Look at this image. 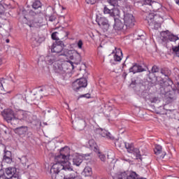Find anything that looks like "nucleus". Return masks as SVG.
<instances>
[{
  "instance_id": "43",
  "label": "nucleus",
  "mask_w": 179,
  "mask_h": 179,
  "mask_svg": "<svg viewBox=\"0 0 179 179\" xmlns=\"http://www.w3.org/2000/svg\"><path fill=\"white\" fill-rule=\"evenodd\" d=\"M85 1L90 3V5H94V3L97 2V0H85Z\"/></svg>"
},
{
  "instance_id": "53",
  "label": "nucleus",
  "mask_w": 179,
  "mask_h": 179,
  "mask_svg": "<svg viewBox=\"0 0 179 179\" xmlns=\"http://www.w3.org/2000/svg\"><path fill=\"white\" fill-rule=\"evenodd\" d=\"M174 1L176 2V3L177 5L179 6V0H174Z\"/></svg>"
},
{
  "instance_id": "50",
  "label": "nucleus",
  "mask_w": 179,
  "mask_h": 179,
  "mask_svg": "<svg viewBox=\"0 0 179 179\" xmlns=\"http://www.w3.org/2000/svg\"><path fill=\"white\" fill-rule=\"evenodd\" d=\"M30 15H32V16H36V15H37V13H35L34 11L33 10H31L29 12Z\"/></svg>"
},
{
  "instance_id": "55",
  "label": "nucleus",
  "mask_w": 179,
  "mask_h": 179,
  "mask_svg": "<svg viewBox=\"0 0 179 179\" xmlns=\"http://www.w3.org/2000/svg\"><path fill=\"white\" fill-rule=\"evenodd\" d=\"M82 122H83V128H85V121H83V120H82Z\"/></svg>"
},
{
  "instance_id": "37",
  "label": "nucleus",
  "mask_w": 179,
  "mask_h": 179,
  "mask_svg": "<svg viewBox=\"0 0 179 179\" xmlns=\"http://www.w3.org/2000/svg\"><path fill=\"white\" fill-rule=\"evenodd\" d=\"M85 97V99H90L92 96L90 95V94L89 93H87V94H81L78 96V99H82Z\"/></svg>"
},
{
  "instance_id": "52",
  "label": "nucleus",
  "mask_w": 179,
  "mask_h": 179,
  "mask_svg": "<svg viewBox=\"0 0 179 179\" xmlns=\"http://www.w3.org/2000/svg\"><path fill=\"white\" fill-rule=\"evenodd\" d=\"M31 41H34L35 43H37V39H36L35 38L32 37L31 38Z\"/></svg>"
},
{
  "instance_id": "31",
  "label": "nucleus",
  "mask_w": 179,
  "mask_h": 179,
  "mask_svg": "<svg viewBox=\"0 0 179 179\" xmlns=\"http://www.w3.org/2000/svg\"><path fill=\"white\" fill-rule=\"evenodd\" d=\"M13 127L17 126L18 124H20L21 120H19V119H17L16 117H13L10 122H9Z\"/></svg>"
},
{
  "instance_id": "58",
  "label": "nucleus",
  "mask_w": 179,
  "mask_h": 179,
  "mask_svg": "<svg viewBox=\"0 0 179 179\" xmlns=\"http://www.w3.org/2000/svg\"><path fill=\"white\" fill-rule=\"evenodd\" d=\"M178 134H179V127H178Z\"/></svg>"
},
{
  "instance_id": "41",
  "label": "nucleus",
  "mask_w": 179,
  "mask_h": 179,
  "mask_svg": "<svg viewBox=\"0 0 179 179\" xmlns=\"http://www.w3.org/2000/svg\"><path fill=\"white\" fill-rule=\"evenodd\" d=\"M38 91L39 93H41V92H47V88L45 87H39L38 88Z\"/></svg>"
},
{
  "instance_id": "48",
  "label": "nucleus",
  "mask_w": 179,
  "mask_h": 179,
  "mask_svg": "<svg viewBox=\"0 0 179 179\" xmlns=\"http://www.w3.org/2000/svg\"><path fill=\"white\" fill-rule=\"evenodd\" d=\"M147 5H152V0H145Z\"/></svg>"
},
{
  "instance_id": "54",
  "label": "nucleus",
  "mask_w": 179,
  "mask_h": 179,
  "mask_svg": "<svg viewBox=\"0 0 179 179\" xmlns=\"http://www.w3.org/2000/svg\"><path fill=\"white\" fill-rule=\"evenodd\" d=\"M28 26H29V27H33V24H29L27 23Z\"/></svg>"
},
{
  "instance_id": "33",
  "label": "nucleus",
  "mask_w": 179,
  "mask_h": 179,
  "mask_svg": "<svg viewBox=\"0 0 179 179\" xmlns=\"http://www.w3.org/2000/svg\"><path fill=\"white\" fill-rule=\"evenodd\" d=\"M160 69H161L160 67H159L157 65H154L152 67L151 73H157L160 72Z\"/></svg>"
},
{
  "instance_id": "17",
  "label": "nucleus",
  "mask_w": 179,
  "mask_h": 179,
  "mask_svg": "<svg viewBox=\"0 0 179 179\" xmlns=\"http://www.w3.org/2000/svg\"><path fill=\"white\" fill-rule=\"evenodd\" d=\"M3 163H7V164H12V152L9 150H4V155L3 157Z\"/></svg>"
},
{
  "instance_id": "56",
  "label": "nucleus",
  "mask_w": 179,
  "mask_h": 179,
  "mask_svg": "<svg viewBox=\"0 0 179 179\" xmlns=\"http://www.w3.org/2000/svg\"><path fill=\"white\" fill-rule=\"evenodd\" d=\"M164 156H166V154H164V155H161V157H162V159H164Z\"/></svg>"
},
{
  "instance_id": "18",
  "label": "nucleus",
  "mask_w": 179,
  "mask_h": 179,
  "mask_svg": "<svg viewBox=\"0 0 179 179\" xmlns=\"http://www.w3.org/2000/svg\"><path fill=\"white\" fill-rule=\"evenodd\" d=\"M27 131H29V127H27V126H22L15 128L14 132L19 135L20 136H24Z\"/></svg>"
},
{
  "instance_id": "62",
  "label": "nucleus",
  "mask_w": 179,
  "mask_h": 179,
  "mask_svg": "<svg viewBox=\"0 0 179 179\" xmlns=\"http://www.w3.org/2000/svg\"><path fill=\"white\" fill-rule=\"evenodd\" d=\"M96 1H100V0H96Z\"/></svg>"
},
{
  "instance_id": "2",
  "label": "nucleus",
  "mask_w": 179,
  "mask_h": 179,
  "mask_svg": "<svg viewBox=\"0 0 179 179\" xmlns=\"http://www.w3.org/2000/svg\"><path fill=\"white\" fill-rule=\"evenodd\" d=\"M171 85H173V80L169 78V80L166 81H162L160 83L159 85V93L164 96H166V94L169 93V96L166 97L167 101H169V103H171V101L174 100V92H170L173 89Z\"/></svg>"
},
{
  "instance_id": "19",
  "label": "nucleus",
  "mask_w": 179,
  "mask_h": 179,
  "mask_svg": "<svg viewBox=\"0 0 179 179\" xmlns=\"http://www.w3.org/2000/svg\"><path fill=\"white\" fill-rule=\"evenodd\" d=\"M53 69L55 73H59V75H65V71L64 67H62V64H59L58 62L55 63Z\"/></svg>"
},
{
  "instance_id": "13",
  "label": "nucleus",
  "mask_w": 179,
  "mask_h": 179,
  "mask_svg": "<svg viewBox=\"0 0 179 179\" xmlns=\"http://www.w3.org/2000/svg\"><path fill=\"white\" fill-rule=\"evenodd\" d=\"M59 61L58 55L49 54L45 57V62L48 65H52V64H57Z\"/></svg>"
},
{
  "instance_id": "42",
  "label": "nucleus",
  "mask_w": 179,
  "mask_h": 179,
  "mask_svg": "<svg viewBox=\"0 0 179 179\" xmlns=\"http://www.w3.org/2000/svg\"><path fill=\"white\" fill-rule=\"evenodd\" d=\"M3 13H5V7L0 3V15H3Z\"/></svg>"
},
{
  "instance_id": "16",
  "label": "nucleus",
  "mask_w": 179,
  "mask_h": 179,
  "mask_svg": "<svg viewBox=\"0 0 179 179\" xmlns=\"http://www.w3.org/2000/svg\"><path fill=\"white\" fill-rule=\"evenodd\" d=\"M129 72H131L132 73H139L141 72H145V71H146V70L141 64H134L129 69Z\"/></svg>"
},
{
  "instance_id": "3",
  "label": "nucleus",
  "mask_w": 179,
  "mask_h": 179,
  "mask_svg": "<svg viewBox=\"0 0 179 179\" xmlns=\"http://www.w3.org/2000/svg\"><path fill=\"white\" fill-rule=\"evenodd\" d=\"M162 20H163L162 17L154 13L148 14L145 19V22L148 23V25L154 26L155 30H158V29L162 27Z\"/></svg>"
},
{
  "instance_id": "51",
  "label": "nucleus",
  "mask_w": 179,
  "mask_h": 179,
  "mask_svg": "<svg viewBox=\"0 0 179 179\" xmlns=\"http://www.w3.org/2000/svg\"><path fill=\"white\" fill-rule=\"evenodd\" d=\"M127 75H128V74H127L126 72H124V73H122V78H124L125 79V78H127Z\"/></svg>"
},
{
  "instance_id": "22",
  "label": "nucleus",
  "mask_w": 179,
  "mask_h": 179,
  "mask_svg": "<svg viewBox=\"0 0 179 179\" xmlns=\"http://www.w3.org/2000/svg\"><path fill=\"white\" fill-rule=\"evenodd\" d=\"M88 145L92 150H94V152H99V146H97V143H96V141H94V139H91L88 141Z\"/></svg>"
},
{
  "instance_id": "39",
  "label": "nucleus",
  "mask_w": 179,
  "mask_h": 179,
  "mask_svg": "<svg viewBox=\"0 0 179 179\" xmlns=\"http://www.w3.org/2000/svg\"><path fill=\"white\" fill-rule=\"evenodd\" d=\"M99 157L100 159V160H101V162H106V155H104V154H100V152H99Z\"/></svg>"
},
{
  "instance_id": "47",
  "label": "nucleus",
  "mask_w": 179,
  "mask_h": 179,
  "mask_svg": "<svg viewBox=\"0 0 179 179\" xmlns=\"http://www.w3.org/2000/svg\"><path fill=\"white\" fill-rule=\"evenodd\" d=\"M90 157V154H84L83 157H84V159H85L86 160H89V158Z\"/></svg>"
},
{
  "instance_id": "45",
  "label": "nucleus",
  "mask_w": 179,
  "mask_h": 179,
  "mask_svg": "<svg viewBox=\"0 0 179 179\" xmlns=\"http://www.w3.org/2000/svg\"><path fill=\"white\" fill-rule=\"evenodd\" d=\"M57 20V17L54 16V15H50L49 17V22H55V20Z\"/></svg>"
},
{
  "instance_id": "11",
  "label": "nucleus",
  "mask_w": 179,
  "mask_h": 179,
  "mask_svg": "<svg viewBox=\"0 0 179 179\" xmlns=\"http://www.w3.org/2000/svg\"><path fill=\"white\" fill-rule=\"evenodd\" d=\"M14 117L17 118V120H19L21 122L27 121V122L31 123V116L22 111H17L15 113H14Z\"/></svg>"
},
{
  "instance_id": "30",
  "label": "nucleus",
  "mask_w": 179,
  "mask_h": 179,
  "mask_svg": "<svg viewBox=\"0 0 179 179\" xmlns=\"http://www.w3.org/2000/svg\"><path fill=\"white\" fill-rule=\"evenodd\" d=\"M42 4L41 1L40 0H35L32 3V8L33 9H39V8H41Z\"/></svg>"
},
{
  "instance_id": "40",
  "label": "nucleus",
  "mask_w": 179,
  "mask_h": 179,
  "mask_svg": "<svg viewBox=\"0 0 179 179\" xmlns=\"http://www.w3.org/2000/svg\"><path fill=\"white\" fill-rule=\"evenodd\" d=\"M103 131V129L101 128H96L95 129V134H96L97 135H101V132Z\"/></svg>"
},
{
  "instance_id": "29",
  "label": "nucleus",
  "mask_w": 179,
  "mask_h": 179,
  "mask_svg": "<svg viewBox=\"0 0 179 179\" xmlns=\"http://www.w3.org/2000/svg\"><path fill=\"white\" fill-rule=\"evenodd\" d=\"M66 179H81L78 176V173L73 171L69 173Z\"/></svg>"
},
{
  "instance_id": "26",
  "label": "nucleus",
  "mask_w": 179,
  "mask_h": 179,
  "mask_svg": "<svg viewBox=\"0 0 179 179\" xmlns=\"http://www.w3.org/2000/svg\"><path fill=\"white\" fill-rule=\"evenodd\" d=\"M120 10L115 7L112 8V12L110 13V16L113 17V20L115 18L120 17Z\"/></svg>"
},
{
  "instance_id": "27",
  "label": "nucleus",
  "mask_w": 179,
  "mask_h": 179,
  "mask_svg": "<svg viewBox=\"0 0 179 179\" xmlns=\"http://www.w3.org/2000/svg\"><path fill=\"white\" fill-rule=\"evenodd\" d=\"M160 73H162V75H163L166 78H168V80H169V79H170L169 78V76L171 75V71L167 68H162L160 69Z\"/></svg>"
},
{
  "instance_id": "10",
  "label": "nucleus",
  "mask_w": 179,
  "mask_h": 179,
  "mask_svg": "<svg viewBox=\"0 0 179 179\" xmlns=\"http://www.w3.org/2000/svg\"><path fill=\"white\" fill-rule=\"evenodd\" d=\"M69 33L65 31H61L59 32H53L51 34L52 40L55 41H61L59 40H64V38H67Z\"/></svg>"
},
{
  "instance_id": "49",
  "label": "nucleus",
  "mask_w": 179,
  "mask_h": 179,
  "mask_svg": "<svg viewBox=\"0 0 179 179\" xmlns=\"http://www.w3.org/2000/svg\"><path fill=\"white\" fill-rule=\"evenodd\" d=\"M0 179H8L6 178V175L5 173L0 175Z\"/></svg>"
},
{
  "instance_id": "4",
  "label": "nucleus",
  "mask_w": 179,
  "mask_h": 179,
  "mask_svg": "<svg viewBox=\"0 0 179 179\" xmlns=\"http://www.w3.org/2000/svg\"><path fill=\"white\" fill-rule=\"evenodd\" d=\"M118 146L119 148H122V146H124L128 153H132L133 155H135L137 160H142V155H141V151L139 149L135 148L134 147V144H129L127 142L122 141L121 144H118Z\"/></svg>"
},
{
  "instance_id": "15",
  "label": "nucleus",
  "mask_w": 179,
  "mask_h": 179,
  "mask_svg": "<svg viewBox=\"0 0 179 179\" xmlns=\"http://www.w3.org/2000/svg\"><path fill=\"white\" fill-rule=\"evenodd\" d=\"M3 117L7 122H9L15 117V113H13L12 109L4 110Z\"/></svg>"
},
{
  "instance_id": "5",
  "label": "nucleus",
  "mask_w": 179,
  "mask_h": 179,
  "mask_svg": "<svg viewBox=\"0 0 179 179\" xmlns=\"http://www.w3.org/2000/svg\"><path fill=\"white\" fill-rule=\"evenodd\" d=\"M87 87V79L85 78H81L76 80L72 83L73 90L74 92H81L83 89Z\"/></svg>"
},
{
  "instance_id": "25",
  "label": "nucleus",
  "mask_w": 179,
  "mask_h": 179,
  "mask_svg": "<svg viewBox=\"0 0 179 179\" xmlns=\"http://www.w3.org/2000/svg\"><path fill=\"white\" fill-rule=\"evenodd\" d=\"M100 136H102V138H107V139H110V141H114V136H113L110 132L104 129H102Z\"/></svg>"
},
{
  "instance_id": "23",
  "label": "nucleus",
  "mask_w": 179,
  "mask_h": 179,
  "mask_svg": "<svg viewBox=\"0 0 179 179\" xmlns=\"http://www.w3.org/2000/svg\"><path fill=\"white\" fill-rule=\"evenodd\" d=\"M165 41H173L176 42L179 40V37L173 34H168L166 36L164 37Z\"/></svg>"
},
{
  "instance_id": "60",
  "label": "nucleus",
  "mask_w": 179,
  "mask_h": 179,
  "mask_svg": "<svg viewBox=\"0 0 179 179\" xmlns=\"http://www.w3.org/2000/svg\"><path fill=\"white\" fill-rule=\"evenodd\" d=\"M1 60L0 59V65H1Z\"/></svg>"
},
{
  "instance_id": "46",
  "label": "nucleus",
  "mask_w": 179,
  "mask_h": 179,
  "mask_svg": "<svg viewBox=\"0 0 179 179\" xmlns=\"http://www.w3.org/2000/svg\"><path fill=\"white\" fill-rule=\"evenodd\" d=\"M173 111H174V110H170V109H166V115H168V114H171L173 113Z\"/></svg>"
},
{
  "instance_id": "20",
  "label": "nucleus",
  "mask_w": 179,
  "mask_h": 179,
  "mask_svg": "<svg viewBox=\"0 0 179 179\" xmlns=\"http://www.w3.org/2000/svg\"><path fill=\"white\" fill-rule=\"evenodd\" d=\"M114 61L116 62H120L122 59V50L120 48H115V51L113 52L114 54Z\"/></svg>"
},
{
  "instance_id": "32",
  "label": "nucleus",
  "mask_w": 179,
  "mask_h": 179,
  "mask_svg": "<svg viewBox=\"0 0 179 179\" xmlns=\"http://www.w3.org/2000/svg\"><path fill=\"white\" fill-rule=\"evenodd\" d=\"M162 145H157L155 146V148L154 149V152H155V155H158L162 153Z\"/></svg>"
},
{
  "instance_id": "36",
  "label": "nucleus",
  "mask_w": 179,
  "mask_h": 179,
  "mask_svg": "<svg viewBox=\"0 0 179 179\" xmlns=\"http://www.w3.org/2000/svg\"><path fill=\"white\" fill-rule=\"evenodd\" d=\"M109 5L113 6L114 8L118 5V1L117 0H108Z\"/></svg>"
},
{
  "instance_id": "59",
  "label": "nucleus",
  "mask_w": 179,
  "mask_h": 179,
  "mask_svg": "<svg viewBox=\"0 0 179 179\" xmlns=\"http://www.w3.org/2000/svg\"><path fill=\"white\" fill-rule=\"evenodd\" d=\"M138 37H143V35H141V36H138Z\"/></svg>"
},
{
  "instance_id": "38",
  "label": "nucleus",
  "mask_w": 179,
  "mask_h": 179,
  "mask_svg": "<svg viewBox=\"0 0 179 179\" xmlns=\"http://www.w3.org/2000/svg\"><path fill=\"white\" fill-rule=\"evenodd\" d=\"M77 46L79 48V50H82L83 47V41H82V40H79L77 43Z\"/></svg>"
},
{
  "instance_id": "12",
  "label": "nucleus",
  "mask_w": 179,
  "mask_h": 179,
  "mask_svg": "<svg viewBox=\"0 0 179 179\" xmlns=\"http://www.w3.org/2000/svg\"><path fill=\"white\" fill-rule=\"evenodd\" d=\"M96 22L105 31H107L108 29H110V23H108V20H107V18L104 17H97Z\"/></svg>"
},
{
  "instance_id": "8",
  "label": "nucleus",
  "mask_w": 179,
  "mask_h": 179,
  "mask_svg": "<svg viewBox=\"0 0 179 179\" xmlns=\"http://www.w3.org/2000/svg\"><path fill=\"white\" fill-rule=\"evenodd\" d=\"M3 173L7 179H19V174L16 173V168L15 167L6 168Z\"/></svg>"
},
{
  "instance_id": "14",
  "label": "nucleus",
  "mask_w": 179,
  "mask_h": 179,
  "mask_svg": "<svg viewBox=\"0 0 179 179\" xmlns=\"http://www.w3.org/2000/svg\"><path fill=\"white\" fill-rule=\"evenodd\" d=\"M114 22L113 29H115V30H117V31L121 30L127 31V29H125V24L122 23L120 18H114Z\"/></svg>"
},
{
  "instance_id": "6",
  "label": "nucleus",
  "mask_w": 179,
  "mask_h": 179,
  "mask_svg": "<svg viewBox=\"0 0 179 179\" xmlns=\"http://www.w3.org/2000/svg\"><path fill=\"white\" fill-rule=\"evenodd\" d=\"M124 29L129 30L135 26L136 20L135 17L132 14L127 13L124 17Z\"/></svg>"
},
{
  "instance_id": "24",
  "label": "nucleus",
  "mask_w": 179,
  "mask_h": 179,
  "mask_svg": "<svg viewBox=\"0 0 179 179\" xmlns=\"http://www.w3.org/2000/svg\"><path fill=\"white\" fill-rule=\"evenodd\" d=\"M83 162V159H82V157L76 156L73 158V166H76L77 167H79L80 164Z\"/></svg>"
},
{
  "instance_id": "7",
  "label": "nucleus",
  "mask_w": 179,
  "mask_h": 179,
  "mask_svg": "<svg viewBox=\"0 0 179 179\" xmlns=\"http://www.w3.org/2000/svg\"><path fill=\"white\" fill-rule=\"evenodd\" d=\"M116 179H146L145 178H138V174L136 172H122L117 175Z\"/></svg>"
},
{
  "instance_id": "9",
  "label": "nucleus",
  "mask_w": 179,
  "mask_h": 179,
  "mask_svg": "<svg viewBox=\"0 0 179 179\" xmlns=\"http://www.w3.org/2000/svg\"><path fill=\"white\" fill-rule=\"evenodd\" d=\"M64 47L65 44L64 43V41H55L51 46V51L55 54H59V52H62V50H64Z\"/></svg>"
},
{
  "instance_id": "28",
  "label": "nucleus",
  "mask_w": 179,
  "mask_h": 179,
  "mask_svg": "<svg viewBox=\"0 0 179 179\" xmlns=\"http://www.w3.org/2000/svg\"><path fill=\"white\" fill-rule=\"evenodd\" d=\"M93 174V172L92 171V168L89 166H86L83 172V176H85V177H90Z\"/></svg>"
},
{
  "instance_id": "1",
  "label": "nucleus",
  "mask_w": 179,
  "mask_h": 179,
  "mask_svg": "<svg viewBox=\"0 0 179 179\" xmlns=\"http://www.w3.org/2000/svg\"><path fill=\"white\" fill-rule=\"evenodd\" d=\"M69 156V148L68 147L60 149L59 155L55 157L56 163L52 165L50 169L52 179H67L69 173L73 171L71 162L68 161Z\"/></svg>"
},
{
  "instance_id": "35",
  "label": "nucleus",
  "mask_w": 179,
  "mask_h": 179,
  "mask_svg": "<svg viewBox=\"0 0 179 179\" xmlns=\"http://www.w3.org/2000/svg\"><path fill=\"white\" fill-rule=\"evenodd\" d=\"M113 10V8L110 9L107 7V6H104L103 8V13L106 15H110V16H111V12Z\"/></svg>"
},
{
  "instance_id": "57",
  "label": "nucleus",
  "mask_w": 179,
  "mask_h": 179,
  "mask_svg": "<svg viewBox=\"0 0 179 179\" xmlns=\"http://www.w3.org/2000/svg\"><path fill=\"white\" fill-rule=\"evenodd\" d=\"M9 41H10L9 39H6V43H9Z\"/></svg>"
},
{
  "instance_id": "21",
  "label": "nucleus",
  "mask_w": 179,
  "mask_h": 179,
  "mask_svg": "<svg viewBox=\"0 0 179 179\" xmlns=\"http://www.w3.org/2000/svg\"><path fill=\"white\" fill-rule=\"evenodd\" d=\"M23 101H24V98L23 97V95L19 94H17L13 99V103L14 104H16V106H20V104L23 103Z\"/></svg>"
},
{
  "instance_id": "61",
  "label": "nucleus",
  "mask_w": 179,
  "mask_h": 179,
  "mask_svg": "<svg viewBox=\"0 0 179 179\" xmlns=\"http://www.w3.org/2000/svg\"><path fill=\"white\" fill-rule=\"evenodd\" d=\"M41 11L38 12L37 13H41Z\"/></svg>"
},
{
  "instance_id": "34",
  "label": "nucleus",
  "mask_w": 179,
  "mask_h": 179,
  "mask_svg": "<svg viewBox=\"0 0 179 179\" xmlns=\"http://www.w3.org/2000/svg\"><path fill=\"white\" fill-rule=\"evenodd\" d=\"M149 100L150 103H160V98H159L158 96H152L150 98Z\"/></svg>"
},
{
  "instance_id": "44",
  "label": "nucleus",
  "mask_w": 179,
  "mask_h": 179,
  "mask_svg": "<svg viewBox=\"0 0 179 179\" xmlns=\"http://www.w3.org/2000/svg\"><path fill=\"white\" fill-rule=\"evenodd\" d=\"M2 80H3V78L1 80L0 79V93H2L3 92V85L2 84Z\"/></svg>"
}]
</instances>
